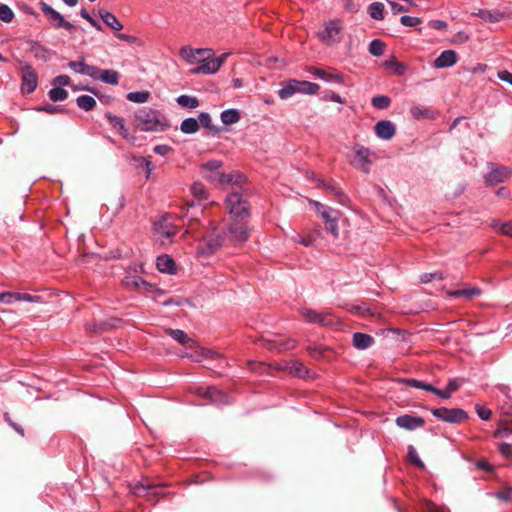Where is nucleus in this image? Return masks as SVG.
<instances>
[{"label": "nucleus", "instance_id": "a19ab883", "mask_svg": "<svg viewBox=\"0 0 512 512\" xmlns=\"http://www.w3.org/2000/svg\"><path fill=\"white\" fill-rule=\"evenodd\" d=\"M53 102L64 101L68 97V92L63 87L54 86L48 93Z\"/></svg>", "mask_w": 512, "mask_h": 512}, {"label": "nucleus", "instance_id": "338daca9", "mask_svg": "<svg viewBox=\"0 0 512 512\" xmlns=\"http://www.w3.org/2000/svg\"><path fill=\"white\" fill-rule=\"evenodd\" d=\"M80 15L82 18H84L86 21H88L95 29H97L99 31L102 30L101 24L99 22H97L94 18H92L86 9H82L80 11Z\"/></svg>", "mask_w": 512, "mask_h": 512}, {"label": "nucleus", "instance_id": "bf43d9fd", "mask_svg": "<svg viewBox=\"0 0 512 512\" xmlns=\"http://www.w3.org/2000/svg\"><path fill=\"white\" fill-rule=\"evenodd\" d=\"M423 510L425 512H448V509L443 506H437L431 501H425L423 503Z\"/></svg>", "mask_w": 512, "mask_h": 512}, {"label": "nucleus", "instance_id": "0e129e2a", "mask_svg": "<svg viewBox=\"0 0 512 512\" xmlns=\"http://www.w3.org/2000/svg\"><path fill=\"white\" fill-rule=\"evenodd\" d=\"M444 278L441 272L425 273L421 276L422 283H429L434 280H442Z\"/></svg>", "mask_w": 512, "mask_h": 512}, {"label": "nucleus", "instance_id": "e2e57ef3", "mask_svg": "<svg viewBox=\"0 0 512 512\" xmlns=\"http://www.w3.org/2000/svg\"><path fill=\"white\" fill-rule=\"evenodd\" d=\"M36 110L46 112L48 114H56L64 111L60 106L54 104H46L44 106L38 107Z\"/></svg>", "mask_w": 512, "mask_h": 512}, {"label": "nucleus", "instance_id": "09e8293b", "mask_svg": "<svg viewBox=\"0 0 512 512\" xmlns=\"http://www.w3.org/2000/svg\"><path fill=\"white\" fill-rule=\"evenodd\" d=\"M234 175L232 174H225L221 171H218L217 172V179L215 181V185H219V186H225V185H228V184H233L234 183Z\"/></svg>", "mask_w": 512, "mask_h": 512}, {"label": "nucleus", "instance_id": "f3484780", "mask_svg": "<svg viewBox=\"0 0 512 512\" xmlns=\"http://www.w3.org/2000/svg\"><path fill=\"white\" fill-rule=\"evenodd\" d=\"M123 286H125L127 289H135V290H149L152 288V285L143 280L139 276L135 275H126L122 280Z\"/></svg>", "mask_w": 512, "mask_h": 512}, {"label": "nucleus", "instance_id": "f8f14e48", "mask_svg": "<svg viewBox=\"0 0 512 512\" xmlns=\"http://www.w3.org/2000/svg\"><path fill=\"white\" fill-rule=\"evenodd\" d=\"M353 150L355 154L353 165L361 169L364 173H369L371 151L362 145H355Z\"/></svg>", "mask_w": 512, "mask_h": 512}, {"label": "nucleus", "instance_id": "6e6552de", "mask_svg": "<svg viewBox=\"0 0 512 512\" xmlns=\"http://www.w3.org/2000/svg\"><path fill=\"white\" fill-rule=\"evenodd\" d=\"M431 413L437 419L452 424H458L468 419L467 412L461 408H433Z\"/></svg>", "mask_w": 512, "mask_h": 512}, {"label": "nucleus", "instance_id": "c85d7f7f", "mask_svg": "<svg viewBox=\"0 0 512 512\" xmlns=\"http://www.w3.org/2000/svg\"><path fill=\"white\" fill-rule=\"evenodd\" d=\"M119 78H120V75L116 70L105 69V70H101L98 80H100L106 84L117 85L119 82Z\"/></svg>", "mask_w": 512, "mask_h": 512}, {"label": "nucleus", "instance_id": "680f3d73", "mask_svg": "<svg viewBox=\"0 0 512 512\" xmlns=\"http://www.w3.org/2000/svg\"><path fill=\"white\" fill-rule=\"evenodd\" d=\"M292 239L295 243H299L305 247H309L314 244V237L312 235H308L306 237L295 235Z\"/></svg>", "mask_w": 512, "mask_h": 512}, {"label": "nucleus", "instance_id": "603ef678", "mask_svg": "<svg viewBox=\"0 0 512 512\" xmlns=\"http://www.w3.org/2000/svg\"><path fill=\"white\" fill-rule=\"evenodd\" d=\"M299 313L301 315V317L307 322V323H310V324H313V322L315 321L316 317H317V314L318 312L315 311V310H312L310 308H301L299 310Z\"/></svg>", "mask_w": 512, "mask_h": 512}, {"label": "nucleus", "instance_id": "393cba45", "mask_svg": "<svg viewBox=\"0 0 512 512\" xmlns=\"http://www.w3.org/2000/svg\"><path fill=\"white\" fill-rule=\"evenodd\" d=\"M319 186L323 187L328 193L332 194L340 204H345L347 201V196L344 192L336 185L326 183L322 180H319Z\"/></svg>", "mask_w": 512, "mask_h": 512}, {"label": "nucleus", "instance_id": "6ab92c4d", "mask_svg": "<svg viewBox=\"0 0 512 512\" xmlns=\"http://www.w3.org/2000/svg\"><path fill=\"white\" fill-rule=\"evenodd\" d=\"M473 14L489 23L499 22L506 18V14L500 11L499 9H479L477 12H474Z\"/></svg>", "mask_w": 512, "mask_h": 512}, {"label": "nucleus", "instance_id": "79ce46f5", "mask_svg": "<svg viewBox=\"0 0 512 512\" xmlns=\"http://www.w3.org/2000/svg\"><path fill=\"white\" fill-rule=\"evenodd\" d=\"M177 103L185 108H196L199 105V101L196 97L188 96V95H180L177 98Z\"/></svg>", "mask_w": 512, "mask_h": 512}, {"label": "nucleus", "instance_id": "9d476101", "mask_svg": "<svg viewBox=\"0 0 512 512\" xmlns=\"http://www.w3.org/2000/svg\"><path fill=\"white\" fill-rule=\"evenodd\" d=\"M180 56L189 64H200L207 60V58L214 56V51L208 48L193 49L189 47H182L180 49Z\"/></svg>", "mask_w": 512, "mask_h": 512}, {"label": "nucleus", "instance_id": "ddd939ff", "mask_svg": "<svg viewBox=\"0 0 512 512\" xmlns=\"http://www.w3.org/2000/svg\"><path fill=\"white\" fill-rule=\"evenodd\" d=\"M309 72L312 75L316 76L317 78L322 79L326 82H335L339 84L344 83V76L341 73L335 72L334 69H330L329 71H327L321 68L311 67L309 69Z\"/></svg>", "mask_w": 512, "mask_h": 512}, {"label": "nucleus", "instance_id": "7c9ffc66", "mask_svg": "<svg viewBox=\"0 0 512 512\" xmlns=\"http://www.w3.org/2000/svg\"><path fill=\"white\" fill-rule=\"evenodd\" d=\"M383 66L387 69H391L394 74L401 76L406 71V66L399 62L395 57H391L383 62Z\"/></svg>", "mask_w": 512, "mask_h": 512}, {"label": "nucleus", "instance_id": "774afa93", "mask_svg": "<svg viewBox=\"0 0 512 512\" xmlns=\"http://www.w3.org/2000/svg\"><path fill=\"white\" fill-rule=\"evenodd\" d=\"M53 86L64 87L70 84L68 75H58L52 81Z\"/></svg>", "mask_w": 512, "mask_h": 512}, {"label": "nucleus", "instance_id": "b1692460", "mask_svg": "<svg viewBox=\"0 0 512 512\" xmlns=\"http://www.w3.org/2000/svg\"><path fill=\"white\" fill-rule=\"evenodd\" d=\"M214 57H209L207 60L201 63L198 67L194 68L192 70V73L194 74H214L219 70V64L214 63Z\"/></svg>", "mask_w": 512, "mask_h": 512}, {"label": "nucleus", "instance_id": "6e6d98bb", "mask_svg": "<svg viewBox=\"0 0 512 512\" xmlns=\"http://www.w3.org/2000/svg\"><path fill=\"white\" fill-rule=\"evenodd\" d=\"M101 73V69L94 65H85V69L83 70V75L89 76L94 80H98L99 74Z\"/></svg>", "mask_w": 512, "mask_h": 512}, {"label": "nucleus", "instance_id": "20e7f679", "mask_svg": "<svg viewBox=\"0 0 512 512\" xmlns=\"http://www.w3.org/2000/svg\"><path fill=\"white\" fill-rule=\"evenodd\" d=\"M309 203L323 220L326 230L330 232L334 238H337L339 236L338 221L341 216L340 211L316 200H310Z\"/></svg>", "mask_w": 512, "mask_h": 512}, {"label": "nucleus", "instance_id": "2eb2a0df", "mask_svg": "<svg viewBox=\"0 0 512 512\" xmlns=\"http://www.w3.org/2000/svg\"><path fill=\"white\" fill-rule=\"evenodd\" d=\"M375 134L382 140H390L396 133L395 125L389 120H381L376 123Z\"/></svg>", "mask_w": 512, "mask_h": 512}, {"label": "nucleus", "instance_id": "5701e85b", "mask_svg": "<svg viewBox=\"0 0 512 512\" xmlns=\"http://www.w3.org/2000/svg\"><path fill=\"white\" fill-rule=\"evenodd\" d=\"M111 126L116 129L123 138L128 139V131L125 126V120L119 116L113 115L109 112L105 114Z\"/></svg>", "mask_w": 512, "mask_h": 512}, {"label": "nucleus", "instance_id": "473e14b6", "mask_svg": "<svg viewBox=\"0 0 512 512\" xmlns=\"http://www.w3.org/2000/svg\"><path fill=\"white\" fill-rule=\"evenodd\" d=\"M221 121L225 125L235 124L240 120V113L236 109H227L221 113Z\"/></svg>", "mask_w": 512, "mask_h": 512}, {"label": "nucleus", "instance_id": "a18cd8bd", "mask_svg": "<svg viewBox=\"0 0 512 512\" xmlns=\"http://www.w3.org/2000/svg\"><path fill=\"white\" fill-rule=\"evenodd\" d=\"M222 166V162L219 160H209L201 165L202 175L208 172H216Z\"/></svg>", "mask_w": 512, "mask_h": 512}, {"label": "nucleus", "instance_id": "ea45409f", "mask_svg": "<svg viewBox=\"0 0 512 512\" xmlns=\"http://www.w3.org/2000/svg\"><path fill=\"white\" fill-rule=\"evenodd\" d=\"M126 98L133 103H145L150 98V93L148 91L129 92Z\"/></svg>", "mask_w": 512, "mask_h": 512}, {"label": "nucleus", "instance_id": "49530a36", "mask_svg": "<svg viewBox=\"0 0 512 512\" xmlns=\"http://www.w3.org/2000/svg\"><path fill=\"white\" fill-rule=\"evenodd\" d=\"M14 18V12L6 4H0V20L5 23H10Z\"/></svg>", "mask_w": 512, "mask_h": 512}, {"label": "nucleus", "instance_id": "2f4dec72", "mask_svg": "<svg viewBox=\"0 0 512 512\" xmlns=\"http://www.w3.org/2000/svg\"><path fill=\"white\" fill-rule=\"evenodd\" d=\"M77 106L84 111H91L96 106V100L89 95H80L76 99Z\"/></svg>", "mask_w": 512, "mask_h": 512}, {"label": "nucleus", "instance_id": "8fccbe9b", "mask_svg": "<svg viewBox=\"0 0 512 512\" xmlns=\"http://www.w3.org/2000/svg\"><path fill=\"white\" fill-rule=\"evenodd\" d=\"M511 434H512V428L507 426L505 424V421L502 420L499 424V427L495 430L493 436L495 438H503V437H507Z\"/></svg>", "mask_w": 512, "mask_h": 512}, {"label": "nucleus", "instance_id": "7ed1b4c3", "mask_svg": "<svg viewBox=\"0 0 512 512\" xmlns=\"http://www.w3.org/2000/svg\"><path fill=\"white\" fill-rule=\"evenodd\" d=\"M224 245H227L226 237L223 236L221 228L212 227L199 241L196 252L198 256L209 257Z\"/></svg>", "mask_w": 512, "mask_h": 512}, {"label": "nucleus", "instance_id": "72a5a7b5", "mask_svg": "<svg viewBox=\"0 0 512 512\" xmlns=\"http://www.w3.org/2000/svg\"><path fill=\"white\" fill-rule=\"evenodd\" d=\"M491 227L503 235L512 237V221L500 222L499 220H493Z\"/></svg>", "mask_w": 512, "mask_h": 512}, {"label": "nucleus", "instance_id": "aec40b11", "mask_svg": "<svg viewBox=\"0 0 512 512\" xmlns=\"http://www.w3.org/2000/svg\"><path fill=\"white\" fill-rule=\"evenodd\" d=\"M157 269L162 273L167 274H175L176 273V264L172 257L169 255H160L156 260Z\"/></svg>", "mask_w": 512, "mask_h": 512}, {"label": "nucleus", "instance_id": "3c124183", "mask_svg": "<svg viewBox=\"0 0 512 512\" xmlns=\"http://www.w3.org/2000/svg\"><path fill=\"white\" fill-rule=\"evenodd\" d=\"M408 457L411 463H413L415 466L419 468H424V463L422 462L416 449L412 445L408 446Z\"/></svg>", "mask_w": 512, "mask_h": 512}, {"label": "nucleus", "instance_id": "c756f323", "mask_svg": "<svg viewBox=\"0 0 512 512\" xmlns=\"http://www.w3.org/2000/svg\"><path fill=\"white\" fill-rule=\"evenodd\" d=\"M481 294V290L477 287L467 288V289H459L448 292V295L453 298L464 297L466 299H471L475 296Z\"/></svg>", "mask_w": 512, "mask_h": 512}, {"label": "nucleus", "instance_id": "a878e982", "mask_svg": "<svg viewBox=\"0 0 512 512\" xmlns=\"http://www.w3.org/2000/svg\"><path fill=\"white\" fill-rule=\"evenodd\" d=\"M99 16L103 20V22L111 29L120 31L123 28V25L119 22V20L114 14L106 10H100Z\"/></svg>", "mask_w": 512, "mask_h": 512}, {"label": "nucleus", "instance_id": "cd10ccee", "mask_svg": "<svg viewBox=\"0 0 512 512\" xmlns=\"http://www.w3.org/2000/svg\"><path fill=\"white\" fill-rule=\"evenodd\" d=\"M205 396L209 398L214 403L217 404H227L228 403V397L225 395L222 391L214 388V387H208L205 391Z\"/></svg>", "mask_w": 512, "mask_h": 512}, {"label": "nucleus", "instance_id": "a211bd4d", "mask_svg": "<svg viewBox=\"0 0 512 512\" xmlns=\"http://www.w3.org/2000/svg\"><path fill=\"white\" fill-rule=\"evenodd\" d=\"M167 333L177 342L182 344L187 349H198L197 343L191 339L187 333L180 329H169Z\"/></svg>", "mask_w": 512, "mask_h": 512}, {"label": "nucleus", "instance_id": "13d9d810", "mask_svg": "<svg viewBox=\"0 0 512 512\" xmlns=\"http://www.w3.org/2000/svg\"><path fill=\"white\" fill-rule=\"evenodd\" d=\"M14 301L39 302V296H33L28 293H14Z\"/></svg>", "mask_w": 512, "mask_h": 512}, {"label": "nucleus", "instance_id": "69168bd1", "mask_svg": "<svg viewBox=\"0 0 512 512\" xmlns=\"http://www.w3.org/2000/svg\"><path fill=\"white\" fill-rule=\"evenodd\" d=\"M86 63L84 62L83 58L79 61H70L68 63V67L72 69L75 73L82 74L83 70L85 69Z\"/></svg>", "mask_w": 512, "mask_h": 512}, {"label": "nucleus", "instance_id": "58836bf2", "mask_svg": "<svg viewBox=\"0 0 512 512\" xmlns=\"http://www.w3.org/2000/svg\"><path fill=\"white\" fill-rule=\"evenodd\" d=\"M191 193L199 201L207 200L208 198V191L205 188V186L200 182H195L191 186Z\"/></svg>", "mask_w": 512, "mask_h": 512}, {"label": "nucleus", "instance_id": "412c9836", "mask_svg": "<svg viewBox=\"0 0 512 512\" xmlns=\"http://www.w3.org/2000/svg\"><path fill=\"white\" fill-rule=\"evenodd\" d=\"M281 369L285 370L286 372H288L291 375H294V376H297L300 378H304L308 374L307 368L303 365V363H301L297 360L285 363L281 367Z\"/></svg>", "mask_w": 512, "mask_h": 512}, {"label": "nucleus", "instance_id": "0eeeda50", "mask_svg": "<svg viewBox=\"0 0 512 512\" xmlns=\"http://www.w3.org/2000/svg\"><path fill=\"white\" fill-rule=\"evenodd\" d=\"M40 9L42 13L49 19L52 26L55 29H65L68 32L72 33L75 31L76 26L65 20L64 16L56 11L53 7L45 2L40 3Z\"/></svg>", "mask_w": 512, "mask_h": 512}, {"label": "nucleus", "instance_id": "052dcab7", "mask_svg": "<svg viewBox=\"0 0 512 512\" xmlns=\"http://www.w3.org/2000/svg\"><path fill=\"white\" fill-rule=\"evenodd\" d=\"M400 22L403 26L414 27L421 23L420 18L404 15L400 18Z\"/></svg>", "mask_w": 512, "mask_h": 512}, {"label": "nucleus", "instance_id": "bb28decb", "mask_svg": "<svg viewBox=\"0 0 512 512\" xmlns=\"http://www.w3.org/2000/svg\"><path fill=\"white\" fill-rule=\"evenodd\" d=\"M411 116L416 119H432L434 112L422 105H412L410 108Z\"/></svg>", "mask_w": 512, "mask_h": 512}, {"label": "nucleus", "instance_id": "c9c22d12", "mask_svg": "<svg viewBox=\"0 0 512 512\" xmlns=\"http://www.w3.org/2000/svg\"><path fill=\"white\" fill-rule=\"evenodd\" d=\"M180 129L185 134H192L198 131L199 123L195 118H186L182 121Z\"/></svg>", "mask_w": 512, "mask_h": 512}, {"label": "nucleus", "instance_id": "39448f33", "mask_svg": "<svg viewBox=\"0 0 512 512\" xmlns=\"http://www.w3.org/2000/svg\"><path fill=\"white\" fill-rule=\"evenodd\" d=\"M319 88V85L313 82L290 80L279 90L278 95L281 99H288L295 93L313 95L318 92Z\"/></svg>", "mask_w": 512, "mask_h": 512}, {"label": "nucleus", "instance_id": "4d7b16f0", "mask_svg": "<svg viewBox=\"0 0 512 512\" xmlns=\"http://www.w3.org/2000/svg\"><path fill=\"white\" fill-rule=\"evenodd\" d=\"M475 410L480 419L488 421L491 418L492 411L480 404L475 405Z\"/></svg>", "mask_w": 512, "mask_h": 512}, {"label": "nucleus", "instance_id": "4468645a", "mask_svg": "<svg viewBox=\"0 0 512 512\" xmlns=\"http://www.w3.org/2000/svg\"><path fill=\"white\" fill-rule=\"evenodd\" d=\"M395 422L398 427L412 431L422 427L425 420L422 417L405 414L398 416Z\"/></svg>", "mask_w": 512, "mask_h": 512}, {"label": "nucleus", "instance_id": "f257e3e1", "mask_svg": "<svg viewBox=\"0 0 512 512\" xmlns=\"http://www.w3.org/2000/svg\"><path fill=\"white\" fill-rule=\"evenodd\" d=\"M226 208L232 217L227 227L221 228L226 244L238 245L249 238L247 218L249 217V203L243 194L238 191L230 192L226 197Z\"/></svg>", "mask_w": 512, "mask_h": 512}, {"label": "nucleus", "instance_id": "f704fd0d", "mask_svg": "<svg viewBox=\"0 0 512 512\" xmlns=\"http://www.w3.org/2000/svg\"><path fill=\"white\" fill-rule=\"evenodd\" d=\"M187 357L196 362H201L203 359L216 358L218 357V354L209 349L199 348V350L195 351V354H187Z\"/></svg>", "mask_w": 512, "mask_h": 512}, {"label": "nucleus", "instance_id": "c03bdc74", "mask_svg": "<svg viewBox=\"0 0 512 512\" xmlns=\"http://www.w3.org/2000/svg\"><path fill=\"white\" fill-rule=\"evenodd\" d=\"M385 43L379 39H374L369 44V52L373 56H381L384 53Z\"/></svg>", "mask_w": 512, "mask_h": 512}, {"label": "nucleus", "instance_id": "9b49d317", "mask_svg": "<svg viewBox=\"0 0 512 512\" xmlns=\"http://www.w3.org/2000/svg\"><path fill=\"white\" fill-rule=\"evenodd\" d=\"M21 80V90L23 93L31 94L36 90L38 85V75L31 65L27 63L22 65Z\"/></svg>", "mask_w": 512, "mask_h": 512}, {"label": "nucleus", "instance_id": "4c0bfd02", "mask_svg": "<svg viewBox=\"0 0 512 512\" xmlns=\"http://www.w3.org/2000/svg\"><path fill=\"white\" fill-rule=\"evenodd\" d=\"M369 15L375 20L384 18V5L380 2H373L368 7Z\"/></svg>", "mask_w": 512, "mask_h": 512}, {"label": "nucleus", "instance_id": "423d86ee", "mask_svg": "<svg viewBox=\"0 0 512 512\" xmlns=\"http://www.w3.org/2000/svg\"><path fill=\"white\" fill-rule=\"evenodd\" d=\"M342 22L339 19L327 21L323 24V29L318 31L319 40L325 45L331 46L341 41Z\"/></svg>", "mask_w": 512, "mask_h": 512}, {"label": "nucleus", "instance_id": "f03ea898", "mask_svg": "<svg viewBox=\"0 0 512 512\" xmlns=\"http://www.w3.org/2000/svg\"><path fill=\"white\" fill-rule=\"evenodd\" d=\"M136 126L142 131H164L168 123L158 111L153 109H141L135 114Z\"/></svg>", "mask_w": 512, "mask_h": 512}, {"label": "nucleus", "instance_id": "4be33fe9", "mask_svg": "<svg viewBox=\"0 0 512 512\" xmlns=\"http://www.w3.org/2000/svg\"><path fill=\"white\" fill-rule=\"evenodd\" d=\"M353 346L359 350H365L374 344V338L365 333L356 332L353 334Z\"/></svg>", "mask_w": 512, "mask_h": 512}, {"label": "nucleus", "instance_id": "e433bc0d", "mask_svg": "<svg viewBox=\"0 0 512 512\" xmlns=\"http://www.w3.org/2000/svg\"><path fill=\"white\" fill-rule=\"evenodd\" d=\"M336 323V319L330 312H318L317 317L313 324L320 326H332Z\"/></svg>", "mask_w": 512, "mask_h": 512}, {"label": "nucleus", "instance_id": "5fc2aeb1", "mask_svg": "<svg viewBox=\"0 0 512 512\" xmlns=\"http://www.w3.org/2000/svg\"><path fill=\"white\" fill-rule=\"evenodd\" d=\"M159 489L160 488L158 486H151V485L145 486V485L141 484L140 487L136 488V493L138 495H140L142 492H145L144 493L145 496H149L150 494L158 495L159 494V492H158Z\"/></svg>", "mask_w": 512, "mask_h": 512}, {"label": "nucleus", "instance_id": "1a4fd4ad", "mask_svg": "<svg viewBox=\"0 0 512 512\" xmlns=\"http://www.w3.org/2000/svg\"><path fill=\"white\" fill-rule=\"evenodd\" d=\"M489 172L485 175V182L488 186H495L509 179L512 175V170L505 166H499L494 163H489Z\"/></svg>", "mask_w": 512, "mask_h": 512}, {"label": "nucleus", "instance_id": "dca6fc26", "mask_svg": "<svg viewBox=\"0 0 512 512\" xmlns=\"http://www.w3.org/2000/svg\"><path fill=\"white\" fill-rule=\"evenodd\" d=\"M458 61V55L454 50H444L434 60V67L438 69L448 68L455 65Z\"/></svg>", "mask_w": 512, "mask_h": 512}, {"label": "nucleus", "instance_id": "37998d69", "mask_svg": "<svg viewBox=\"0 0 512 512\" xmlns=\"http://www.w3.org/2000/svg\"><path fill=\"white\" fill-rule=\"evenodd\" d=\"M391 104V100L388 96L379 95L372 98V105L376 109H387Z\"/></svg>", "mask_w": 512, "mask_h": 512}, {"label": "nucleus", "instance_id": "864d4df0", "mask_svg": "<svg viewBox=\"0 0 512 512\" xmlns=\"http://www.w3.org/2000/svg\"><path fill=\"white\" fill-rule=\"evenodd\" d=\"M203 127L209 128L210 130L214 131L215 133L219 132V128L213 127L211 125V117L208 113L202 112L199 115V122Z\"/></svg>", "mask_w": 512, "mask_h": 512}, {"label": "nucleus", "instance_id": "de8ad7c7", "mask_svg": "<svg viewBox=\"0 0 512 512\" xmlns=\"http://www.w3.org/2000/svg\"><path fill=\"white\" fill-rule=\"evenodd\" d=\"M401 382L405 383L408 386L418 388V389H423L425 391H430L432 389L431 384H428V383H425V382H422V381H419L416 379H402Z\"/></svg>", "mask_w": 512, "mask_h": 512}]
</instances>
